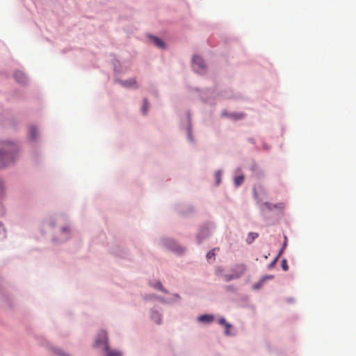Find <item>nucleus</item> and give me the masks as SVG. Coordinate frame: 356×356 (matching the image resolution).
Returning a JSON list of instances; mask_svg holds the SVG:
<instances>
[{
  "label": "nucleus",
  "mask_w": 356,
  "mask_h": 356,
  "mask_svg": "<svg viewBox=\"0 0 356 356\" xmlns=\"http://www.w3.org/2000/svg\"><path fill=\"white\" fill-rule=\"evenodd\" d=\"M246 269L247 267L244 264H238L232 269V274H223L221 276L225 282H229L240 278L245 273Z\"/></svg>",
  "instance_id": "nucleus-2"
},
{
  "label": "nucleus",
  "mask_w": 356,
  "mask_h": 356,
  "mask_svg": "<svg viewBox=\"0 0 356 356\" xmlns=\"http://www.w3.org/2000/svg\"><path fill=\"white\" fill-rule=\"evenodd\" d=\"M219 323L220 325L225 326V328H226L225 333L227 334L228 332H229V329L231 327V325L229 324L228 323H227L225 318H220L219 320Z\"/></svg>",
  "instance_id": "nucleus-15"
},
{
  "label": "nucleus",
  "mask_w": 356,
  "mask_h": 356,
  "mask_svg": "<svg viewBox=\"0 0 356 356\" xmlns=\"http://www.w3.org/2000/svg\"><path fill=\"white\" fill-rule=\"evenodd\" d=\"M193 70L201 73L205 69V64L203 59L199 56H195L193 58Z\"/></svg>",
  "instance_id": "nucleus-3"
},
{
  "label": "nucleus",
  "mask_w": 356,
  "mask_h": 356,
  "mask_svg": "<svg viewBox=\"0 0 356 356\" xmlns=\"http://www.w3.org/2000/svg\"><path fill=\"white\" fill-rule=\"evenodd\" d=\"M273 275H269V276H267V277H263L261 281L257 284H255L254 286V287L255 289H259L260 286L263 284V283L265 282V280L266 279H273Z\"/></svg>",
  "instance_id": "nucleus-16"
},
{
  "label": "nucleus",
  "mask_w": 356,
  "mask_h": 356,
  "mask_svg": "<svg viewBox=\"0 0 356 356\" xmlns=\"http://www.w3.org/2000/svg\"><path fill=\"white\" fill-rule=\"evenodd\" d=\"M148 106H149V105H148L147 100V99H144V105L142 108V112L143 113L144 115L147 114Z\"/></svg>",
  "instance_id": "nucleus-18"
},
{
  "label": "nucleus",
  "mask_w": 356,
  "mask_h": 356,
  "mask_svg": "<svg viewBox=\"0 0 356 356\" xmlns=\"http://www.w3.org/2000/svg\"><path fill=\"white\" fill-rule=\"evenodd\" d=\"M3 192V186L1 182H0V193Z\"/></svg>",
  "instance_id": "nucleus-23"
},
{
  "label": "nucleus",
  "mask_w": 356,
  "mask_h": 356,
  "mask_svg": "<svg viewBox=\"0 0 356 356\" xmlns=\"http://www.w3.org/2000/svg\"><path fill=\"white\" fill-rule=\"evenodd\" d=\"M222 271L219 269L218 270V273H220Z\"/></svg>",
  "instance_id": "nucleus-25"
},
{
  "label": "nucleus",
  "mask_w": 356,
  "mask_h": 356,
  "mask_svg": "<svg viewBox=\"0 0 356 356\" xmlns=\"http://www.w3.org/2000/svg\"><path fill=\"white\" fill-rule=\"evenodd\" d=\"M258 236L259 235L257 233L250 232L246 238V242L249 244L252 243L255 240V238L258 237Z\"/></svg>",
  "instance_id": "nucleus-10"
},
{
  "label": "nucleus",
  "mask_w": 356,
  "mask_h": 356,
  "mask_svg": "<svg viewBox=\"0 0 356 356\" xmlns=\"http://www.w3.org/2000/svg\"><path fill=\"white\" fill-rule=\"evenodd\" d=\"M15 79L19 83H24L26 80V78L23 72L20 71H17L14 74Z\"/></svg>",
  "instance_id": "nucleus-6"
},
{
  "label": "nucleus",
  "mask_w": 356,
  "mask_h": 356,
  "mask_svg": "<svg viewBox=\"0 0 356 356\" xmlns=\"http://www.w3.org/2000/svg\"><path fill=\"white\" fill-rule=\"evenodd\" d=\"M216 251H219V248H213V250H210L207 253V259L209 260L211 259H213L214 260Z\"/></svg>",
  "instance_id": "nucleus-13"
},
{
  "label": "nucleus",
  "mask_w": 356,
  "mask_h": 356,
  "mask_svg": "<svg viewBox=\"0 0 356 356\" xmlns=\"http://www.w3.org/2000/svg\"><path fill=\"white\" fill-rule=\"evenodd\" d=\"M282 268L284 271H287L289 270V266L287 264V261L286 259H283L282 261Z\"/></svg>",
  "instance_id": "nucleus-20"
},
{
  "label": "nucleus",
  "mask_w": 356,
  "mask_h": 356,
  "mask_svg": "<svg viewBox=\"0 0 356 356\" xmlns=\"http://www.w3.org/2000/svg\"><path fill=\"white\" fill-rule=\"evenodd\" d=\"M105 350L106 353V356H122L120 352L115 350H111L108 346H106Z\"/></svg>",
  "instance_id": "nucleus-7"
},
{
  "label": "nucleus",
  "mask_w": 356,
  "mask_h": 356,
  "mask_svg": "<svg viewBox=\"0 0 356 356\" xmlns=\"http://www.w3.org/2000/svg\"><path fill=\"white\" fill-rule=\"evenodd\" d=\"M95 344L97 346L103 345L104 349L106 348V346H108V337L107 333L105 331H101L99 333L95 341Z\"/></svg>",
  "instance_id": "nucleus-4"
},
{
  "label": "nucleus",
  "mask_w": 356,
  "mask_h": 356,
  "mask_svg": "<svg viewBox=\"0 0 356 356\" xmlns=\"http://www.w3.org/2000/svg\"><path fill=\"white\" fill-rule=\"evenodd\" d=\"M280 208H282V204H280Z\"/></svg>",
  "instance_id": "nucleus-26"
},
{
  "label": "nucleus",
  "mask_w": 356,
  "mask_h": 356,
  "mask_svg": "<svg viewBox=\"0 0 356 356\" xmlns=\"http://www.w3.org/2000/svg\"><path fill=\"white\" fill-rule=\"evenodd\" d=\"M152 318L154 321L157 324H160L161 322V315L158 312H152Z\"/></svg>",
  "instance_id": "nucleus-11"
},
{
  "label": "nucleus",
  "mask_w": 356,
  "mask_h": 356,
  "mask_svg": "<svg viewBox=\"0 0 356 356\" xmlns=\"http://www.w3.org/2000/svg\"><path fill=\"white\" fill-rule=\"evenodd\" d=\"M153 286L158 290L166 293V291L163 288V286L160 282H157L154 285H153Z\"/></svg>",
  "instance_id": "nucleus-19"
},
{
  "label": "nucleus",
  "mask_w": 356,
  "mask_h": 356,
  "mask_svg": "<svg viewBox=\"0 0 356 356\" xmlns=\"http://www.w3.org/2000/svg\"><path fill=\"white\" fill-rule=\"evenodd\" d=\"M230 117L234 120H240L244 117V115L242 113H232L230 115Z\"/></svg>",
  "instance_id": "nucleus-17"
},
{
  "label": "nucleus",
  "mask_w": 356,
  "mask_h": 356,
  "mask_svg": "<svg viewBox=\"0 0 356 356\" xmlns=\"http://www.w3.org/2000/svg\"><path fill=\"white\" fill-rule=\"evenodd\" d=\"M17 147L13 143L0 144V168L8 165L15 159Z\"/></svg>",
  "instance_id": "nucleus-1"
},
{
  "label": "nucleus",
  "mask_w": 356,
  "mask_h": 356,
  "mask_svg": "<svg viewBox=\"0 0 356 356\" xmlns=\"http://www.w3.org/2000/svg\"><path fill=\"white\" fill-rule=\"evenodd\" d=\"M3 227H2V225L1 223L0 222V233L3 231Z\"/></svg>",
  "instance_id": "nucleus-24"
},
{
  "label": "nucleus",
  "mask_w": 356,
  "mask_h": 356,
  "mask_svg": "<svg viewBox=\"0 0 356 356\" xmlns=\"http://www.w3.org/2000/svg\"><path fill=\"white\" fill-rule=\"evenodd\" d=\"M220 177H221V173L220 171H218L216 173V182H217V184H219L220 182Z\"/></svg>",
  "instance_id": "nucleus-22"
},
{
  "label": "nucleus",
  "mask_w": 356,
  "mask_h": 356,
  "mask_svg": "<svg viewBox=\"0 0 356 356\" xmlns=\"http://www.w3.org/2000/svg\"><path fill=\"white\" fill-rule=\"evenodd\" d=\"M264 206L266 209H269V210H271L273 208H277V207H278V206H277V205H271V204H270V203H268V202H266V203L264 204Z\"/></svg>",
  "instance_id": "nucleus-21"
},
{
  "label": "nucleus",
  "mask_w": 356,
  "mask_h": 356,
  "mask_svg": "<svg viewBox=\"0 0 356 356\" xmlns=\"http://www.w3.org/2000/svg\"><path fill=\"white\" fill-rule=\"evenodd\" d=\"M122 86L125 87H136V81L135 79H129L122 82Z\"/></svg>",
  "instance_id": "nucleus-9"
},
{
  "label": "nucleus",
  "mask_w": 356,
  "mask_h": 356,
  "mask_svg": "<svg viewBox=\"0 0 356 356\" xmlns=\"http://www.w3.org/2000/svg\"><path fill=\"white\" fill-rule=\"evenodd\" d=\"M213 319H214V318L213 316L207 315V314L201 315L198 317V321L200 322L206 323H209L212 322L213 321Z\"/></svg>",
  "instance_id": "nucleus-5"
},
{
  "label": "nucleus",
  "mask_w": 356,
  "mask_h": 356,
  "mask_svg": "<svg viewBox=\"0 0 356 356\" xmlns=\"http://www.w3.org/2000/svg\"><path fill=\"white\" fill-rule=\"evenodd\" d=\"M152 39L153 42L154 43V44L156 47L161 48V49L165 47L164 42L159 38H158L156 37H152Z\"/></svg>",
  "instance_id": "nucleus-8"
},
{
  "label": "nucleus",
  "mask_w": 356,
  "mask_h": 356,
  "mask_svg": "<svg viewBox=\"0 0 356 356\" xmlns=\"http://www.w3.org/2000/svg\"><path fill=\"white\" fill-rule=\"evenodd\" d=\"M37 136V129L35 127H32L29 129V137L31 140H34Z\"/></svg>",
  "instance_id": "nucleus-14"
},
{
  "label": "nucleus",
  "mask_w": 356,
  "mask_h": 356,
  "mask_svg": "<svg viewBox=\"0 0 356 356\" xmlns=\"http://www.w3.org/2000/svg\"><path fill=\"white\" fill-rule=\"evenodd\" d=\"M243 181H244V176L243 175L237 176L234 179V184H235L236 186H239L240 185H241L243 183Z\"/></svg>",
  "instance_id": "nucleus-12"
}]
</instances>
